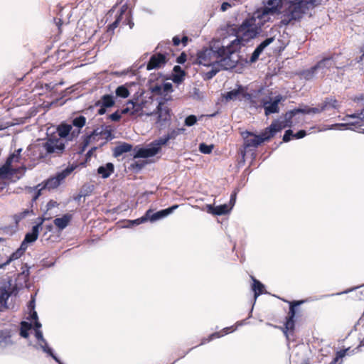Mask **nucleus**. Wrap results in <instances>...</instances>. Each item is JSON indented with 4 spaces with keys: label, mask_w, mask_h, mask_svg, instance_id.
<instances>
[{
    "label": "nucleus",
    "mask_w": 364,
    "mask_h": 364,
    "mask_svg": "<svg viewBox=\"0 0 364 364\" xmlns=\"http://www.w3.org/2000/svg\"><path fill=\"white\" fill-rule=\"evenodd\" d=\"M360 127V124L359 122H351L347 123H336L331 125H327L324 130H333V129H338V130H353L355 131L356 129Z\"/></svg>",
    "instance_id": "18"
},
{
    "label": "nucleus",
    "mask_w": 364,
    "mask_h": 364,
    "mask_svg": "<svg viewBox=\"0 0 364 364\" xmlns=\"http://www.w3.org/2000/svg\"><path fill=\"white\" fill-rule=\"evenodd\" d=\"M29 213H30L29 210L26 209L23 211L14 215V221H15L16 224L18 225V223L21 220L25 218L29 214Z\"/></svg>",
    "instance_id": "56"
},
{
    "label": "nucleus",
    "mask_w": 364,
    "mask_h": 364,
    "mask_svg": "<svg viewBox=\"0 0 364 364\" xmlns=\"http://www.w3.org/2000/svg\"><path fill=\"white\" fill-rule=\"evenodd\" d=\"M146 222V218L144 215L141 218H136L135 220H128L126 221V224L124 225V228H131L134 226L139 225L143 223Z\"/></svg>",
    "instance_id": "49"
},
{
    "label": "nucleus",
    "mask_w": 364,
    "mask_h": 364,
    "mask_svg": "<svg viewBox=\"0 0 364 364\" xmlns=\"http://www.w3.org/2000/svg\"><path fill=\"white\" fill-rule=\"evenodd\" d=\"M9 161L5 162L1 167H0V179L4 180V179H11L12 178V171L9 168Z\"/></svg>",
    "instance_id": "34"
},
{
    "label": "nucleus",
    "mask_w": 364,
    "mask_h": 364,
    "mask_svg": "<svg viewBox=\"0 0 364 364\" xmlns=\"http://www.w3.org/2000/svg\"><path fill=\"white\" fill-rule=\"evenodd\" d=\"M121 20L120 16H117L115 20L108 26L107 32L113 33L114 29L118 27Z\"/></svg>",
    "instance_id": "59"
},
{
    "label": "nucleus",
    "mask_w": 364,
    "mask_h": 364,
    "mask_svg": "<svg viewBox=\"0 0 364 364\" xmlns=\"http://www.w3.org/2000/svg\"><path fill=\"white\" fill-rule=\"evenodd\" d=\"M168 54L157 53L152 55L146 64V70L159 69L168 62Z\"/></svg>",
    "instance_id": "12"
},
{
    "label": "nucleus",
    "mask_w": 364,
    "mask_h": 364,
    "mask_svg": "<svg viewBox=\"0 0 364 364\" xmlns=\"http://www.w3.org/2000/svg\"><path fill=\"white\" fill-rule=\"evenodd\" d=\"M115 105V99L112 94L103 95L100 100L95 102V105H102L107 109L114 107Z\"/></svg>",
    "instance_id": "31"
},
{
    "label": "nucleus",
    "mask_w": 364,
    "mask_h": 364,
    "mask_svg": "<svg viewBox=\"0 0 364 364\" xmlns=\"http://www.w3.org/2000/svg\"><path fill=\"white\" fill-rule=\"evenodd\" d=\"M339 57L338 54H334L332 55H329L327 57L322 58L319 61H318L315 66L318 73L322 74L323 77L327 70H328L331 68H336V69H342L346 65L343 63H337V58Z\"/></svg>",
    "instance_id": "7"
},
{
    "label": "nucleus",
    "mask_w": 364,
    "mask_h": 364,
    "mask_svg": "<svg viewBox=\"0 0 364 364\" xmlns=\"http://www.w3.org/2000/svg\"><path fill=\"white\" fill-rule=\"evenodd\" d=\"M284 129V126L282 121L277 119H274L260 134H256L247 130L242 132L241 134L244 140V148L245 149L250 147L257 148L263 142L270 140Z\"/></svg>",
    "instance_id": "1"
},
{
    "label": "nucleus",
    "mask_w": 364,
    "mask_h": 364,
    "mask_svg": "<svg viewBox=\"0 0 364 364\" xmlns=\"http://www.w3.org/2000/svg\"><path fill=\"white\" fill-rule=\"evenodd\" d=\"M147 164L146 161H134L132 163L128 168L129 171H132L134 173H139L141 171V170L145 166V165Z\"/></svg>",
    "instance_id": "46"
},
{
    "label": "nucleus",
    "mask_w": 364,
    "mask_h": 364,
    "mask_svg": "<svg viewBox=\"0 0 364 364\" xmlns=\"http://www.w3.org/2000/svg\"><path fill=\"white\" fill-rule=\"evenodd\" d=\"M235 330L236 328H233V326L230 327H225L221 331H217L210 334V338L213 341L215 338H219L224 335L228 334L230 332H233Z\"/></svg>",
    "instance_id": "40"
},
{
    "label": "nucleus",
    "mask_w": 364,
    "mask_h": 364,
    "mask_svg": "<svg viewBox=\"0 0 364 364\" xmlns=\"http://www.w3.org/2000/svg\"><path fill=\"white\" fill-rule=\"evenodd\" d=\"M36 349H41L48 356L51 357L55 362H58L60 359L54 352V350L49 346L48 341L44 339L43 341L37 343L34 346Z\"/></svg>",
    "instance_id": "24"
},
{
    "label": "nucleus",
    "mask_w": 364,
    "mask_h": 364,
    "mask_svg": "<svg viewBox=\"0 0 364 364\" xmlns=\"http://www.w3.org/2000/svg\"><path fill=\"white\" fill-rule=\"evenodd\" d=\"M86 123V118L83 115H80L75 117L72 120V127H75L78 129H82Z\"/></svg>",
    "instance_id": "47"
},
{
    "label": "nucleus",
    "mask_w": 364,
    "mask_h": 364,
    "mask_svg": "<svg viewBox=\"0 0 364 364\" xmlns=\"http://www.w3.org/2000/svg\"><path fill=\"white\" fill-rule=\"evenodd\" d=\"M95 188L94 185L90 184V183H85L80 191V193L81 196H82L84 198L89 196L92 194Z\"/></svg>",
    "instance_id": "48"
},
{
    "label": "nucleus",
    "mask_w": 364,
    "mask_h": 364,
    "mask_svg": "<svg viewBox=\"0 0 364 364\" xmlns=\"http://www.w3.org/2000/svg\"><path fill=\"white\" fill-rule=\"evenodd\" d=\"M274 8H270L269 9L262 10L261 9H257L253 15L250 16L251 18H254L255 19V22L257 23H262V28L264 26L265 23L267 22H272V19L271 18V11H274Z\"/></svg>",
    "instance_id": "13"
},
{
    "label": "nucleus",
    "mask_w": 364,
    "mask_h": 364,
    "mask_svg": "<svg viewBox=\"0 0 364 364\" xmlns=\"http://www.w3.org/2000/svg\"><path fill=\"white\" fill-rule=\"evenodd\" d=\"M293 139H294V132L291 129L286 130L283 135L282 141L285 143H287Z\"/></svg>",
    "instance_id": "58"
},
{
    "label": "nucleus",
    "mask_w": 364,
    "mask_h": 364,
    "mask_svg": "<svg viewBox=\"0 0 364 364\" xmlns=\"http://www.w3.org/2000/svg\"><path fill=\"white\" fill-rule=\"evenodd\" d=\"M296 21L293 17L285 10L283 14V18L280 21V25L282 26H288L291 23Z\"/></svg>",
    "instance_id": "53"
},
{
    "label": "nucleus",
    "mask_w": 364,
    "mask_h": 364,
    "mask_svg": "<svg viewBox=\"0 0 364 364\" xmlns=\"http://www.w3.org/2000/svg\"><path fill=\"white\" fill-rule=\"evenodd\" d=\"M11 336L10 332L0 330V346L2 343H4L6 346L11 345Z\"/></svg>",
    "instance_id": "50"
},
{
    "label": "nucleus",
    "mask_w": 364,
    "mask_h": 364,
    "mask_svg": "<svg viewBox=\"0 0 364 364\" xmlns=\"http://www.w3.org/2000/svg\"><path fill=\"white\" fill-rule=\"evenodd\" d=\"M321 105L323 112L339 109L341 107V102L331 95L325 97Z\"/></svg>",
    "instance_id": "19"
},
{
    "label": "nucleus",
    "mask_w": 364,
    "mask_h": 364,
    "mask_svg": "<svg viewBox=\"0 0 364 364\" xmlns=\"http://www.w3.org/2000/svg\"><path fill=\"white\" fill-rule=\"evenodd\" d=\"M162 85V89L164 93V95L166 96L168 93L173 92V85L171 82H164Z\"/></svg>",
    "instance_id": "64"
},
{
    "label": "nucleus",
    "mask_w": 364,
    "mask_h": 364,
    "mask_svg": "<svg viewBox=\"0 0 364 364\" xmlns=\"http://www.w3.org/2000/svg\"><path fill=\"white\" fill-rule=\"evenodd\" d=\"M72 129V124H68L65 122H61L58 125L56 132L58 133V139H61L65 143L70 141V135Z\"/></svg>",
    "instance_id": "17"
},
{
    "label": "nucleus",
    "mask_w": 364,
    "mask_h": 364,
    "mask_svg": "<svg viewBox=\"0 0 364 364\" xmlns=\"http://www.w3.org/2000/svg\"><path fill=\"white\" fill-rule=\"evenodd\" d=\"M211 69L208 72L205 73L204 79L205 80H210L214 76H215L221 70L218 67V65H216V62H213L210 64Z\"/></svg>",
    "instance_id": "42"
},
{
    "label": "nucleus",
    "mask_w": 364,
    "mask_h": 364,
    "mask_svg": "<svg viewBox=\"0 0 364 364\" xmlns=\"http://www.w3.org/2000/svg\"><path fill=\"white\" fill-rule=\"evenodd\" d=\"M44 140L41 146L46 151V156H60L65 152L66 143L55 135H48Z\"/></svg>",
    "instance_id": "6"
},
{
    "label": "nucleus",
    "mask_w": 364,
    "mask_h": 364,
    "mask_svg": "<svg viewBox=\"0 0 364 364\" xmlns=\"http://www.w3.org/2000/svg\"><path fill=\"white\" fill-rule=\"evenodd\" d=\"M243 92V85H237V88L233 89L223 94V97L227 100H235L240 95L241 92Z\"/></svg>",
    "instance_id": "32"
},
{
    "label": "nucleus",
    "mask_w": 364,
    "mask_h": 364,
    "mask_svg": "<svg viewBox=\"0 0 364 364\" xmlns=\"http://www.w3.org/2000/svg\"><path fill=\"white\" fill-rule=\"evenodd\" d=\"M213 53L211 47L205 48L198 52L196 63L203 66L209 67L212 63L210 62V55Z\"/></svg>",
    "instance_id": "21"
},
{
    "label": "nucleus",
    "mask_w": 364,
    "mask_h": 364,
    "mask_svg": "<svg viewBox=\"0 0 364 364\" xmlns=\"http://www.w3.org/2000/svg\"><path fill=\"white\" fill-rule=\"evenodd\" d=\"M288 4L286 11L296 21H300L309 11L305 5L304 0H288Z\"/></svg>",
    "instance_id": "8"
},
{
    "label": "nucleus",
    "mask_w": 364,
    "mask_h": 364,
    "mask_svg": "<svg viewBox=\"0 0 364 364\" xmlns=\"http://www.w3.org/2000/svg\"><path fill=\"white\" fill-rule=\"evenodd\" d=\"M304 3L308 10H309L310 8L313 9L315 6L320 5L321 0H304Z\"/></svg>",
    "instance_id": "63"
},
{
    "label": "nucleus",
    "mask_w": 364,
    "mask_h": 364,
    "mask_svg": "<svg viewBox=\"0 0 364 364\" xmlns=\"http://www.w3.org/2000/svg\"><path fill=\"white\" fill-rule=\"evenodd\" d=\"M199 151L204 154H209L212 152L213 149V144H207L205 143H200L199 144Z\"/></svg>",
    "instance_id": "54"
},
{
    "label": "nucleus",
    "mask_w": 364,
    "mask_h": 364,
    "mask_svg": "<svg viewBox=\"0 0 364 364\" xmlns=\"http://www.w3.org/2000/svg\"><path fill=\"white\" fill-rule=\"evenodd\" d=\"M321 105L319 103L315 107H309L307 105H300L293 109L287 111L285 114L281 116V118L284 117V120L282 121L284 128H291L294 126L293 118L299 114H319L323 112Z\"/></svg>",
    "instance_id": "5"
},
{
    "label": "nucleus",
    "mask_w": 364,
    "mask_h": 364,
    "mask_svg": "<svg viewBox=\"0 0 364 364\" xmlns=\"http://www.w3.org/2000/svg\"><path fill=\"white\" fill-rule=\"evenodd\" d=\"M26 267V269H23L21 273L18 274L17 280L23 279V282H18L16 285L11 287L9 290L7 289L8 292H12V295H16L18 294L19 289L23 288V287H27V282L29 279V267L27 264H24Z\"/></svg>",
    "instance_id": "15"
},
{
    "label": "nucleus",
    "mask_w": 364,
    "mask_h": 364,
    "mask_svg": "<svg viewBox=\"0 0 364 364\" xmlns=\"http://www.w3.org/2000/svg\"><path fill=\"white\" fill-rule=\"evenodd\" d=\"M168 141H169V139H168V136L166 134V135L153 141L151 142V144L154 146V147L156 149V150L157 151V154H158L161 149V146L166 145Z\"/></svg>",
    "instance_id": "41"
},
{
    "label": "nucleus",
    "mask_w": 364,
    "mask_h": 364,
    "mask_svg": "<svg viewBox=\"0 0 364 364\" xmlns=\"http://www.w3.org/2000/svg\"><path fill=\"white\" fill-rule=\"evenodd\" d=\"M213 53L218 58H222L227 55H232L235 53V49L230 48L228 45H220V41H217L210 46Z\"/></svg>",
    "instance_id": "14"
},
{
    "label": "nucleus",
    "mask_w": 364,
    "mask_h": 364,
    "mask_svg": "<svg viewBox=\"0 0 364 364\" xmlns=\"http://www.w3.org/2000/svg\"><path fill=\"white\" fill-rule=\"evenodd\" d=\"M32 323L28 321H21L20 323L19 335L24 338L29 337V330L31 329Z\"/></svg>",
    "instance_id": "37"
},
{
    "label": "nucleus",
    "mask_w": 364,
    "mask_h": 364,
    "mask_svg": "<svg viewBox=\"0 0 364 364\" xmlns=\"http://www.w3.org/2000/svg\"><path fill=\"white\" fill-rule=\"evenodd\" d=\"M206 208L208 213L215 215H225L231 210V208H230L227 204H223L217 206L208 204Z\"/></svg>",
    "instance_id": "25"
},
{
    "label": "nucleus",
    "mask_w": 364,
    "mask_h": 364,
    "mask_svg": "<svg viewBox=\"0 0 364 364\" xmlns=\"http://www.w3.org/2000/svg\"><path fill=\"white\" fill-rule=\"evenodd\" d=\"M216 65H218L220 69L222 70H232L236 67L237 64V60L233 59L232 55H227L221 59L216 60Z\"/></svg>",
    "instance_id": "20"
},
{
    "label": "nucleus",
    "mask_w": 364,
    "mask_h": 364,
    "mask_svg": "<svg viewBox=\"0 0 364 364\" xmlns=\"http://www.w3.org/2000/svg\"><path fill=\"white\" fill-rule=\"evenodd\" d=\"M317 73H318V72L314 65L310 68L303 70L301 75L306 80H312Z\"/></svg>",
    "instance_id": "38"
},
{
    "label": "nucleus",
    "mask_w": 364,
    "mask_h": 364,
    "mask_svg": "<svg viewBox=\"0 0 364 364\" xmlns=\"http://www.w3.org/2000/svg\"><path fill=\"white\" fill-rule=\"evenodd\" d=\"M75 166L73 165L68 166L63 170L57 172L53 176L47 179L41 188H38V187L41 186L40 184L33 188L32 190L35 192V193L33 196L32 200H36L41 195V191L43 189L47 188L50 190L58 188L65 180V178L75 170Z\"/></svg>",
    "instance_id": "3"
},
{
    "label": "nucleus",
    "mask_w": 364,
    "mask_h": 364,
    "mask_svg": "<svg viewBox=\"0 0 364 364\" xmlns=\"http://www.w3.org/2000/svg\"><path fill=\"white\" fill-rule=\"evenodd\" d=\"M127 105L130 106L132 116L139 114L144 107L143 102L139 103L132 100H128Z\"/></svg>",
    "instance_id": "36"
},
{
    "label": "nucleus",
    "mask_w": 364,
    "mask_h": 364,
    "mask_svg": "<svg viewBox=\"0 0 364 364\" xmlns=\"http://www.w3.org/2000/svg\"><path fill=\"white\" fill-rule=\"evenodd\" d=\"M252 280V290L254 292V301L255 302L257 297L262 294H267L264 285L254 277H251Z\"/></svg>",
    "instance_id": "26"
},
{
    "label": "nucleus",
    "mask_w": 364,
    "mask_h": 364,
    "mask_svg": "<svg viewBox=\"0 0 364 364\" xmlns=\"http://www.w3.org/2000/svg\"><path fill=\"white\" fill-rule=\"evenodd\" d=\"M274 36L267 38L263 41H262L259 45H257L256 48L262 53L268 46H269L272 43L274 42Z\"/></svg>",
    "instance_id": "51"
},
{
    "label": "nucleus",
    "mask_w": 364,
    "mask_h": 364,
    "mask_svg": "<svg viewBox=\"0 0 364 364\" xmlns=\"http://www.w3.org/2000/svg\"><path fill=\"white\" fill-rule=\"evenodd\" d=\"M261 54H262V52H260L259 50H257L255 48V49L254 50L253 53H252V55L250 56L249 61L246 60V63H248L250 64L255 63L259 59V57Z\"/></svg>",
    "instance_id": "60"
},
{
    "label": "nucleus",
    "mask_w": 364,
    "mask_h": 364,
    "mask_svg": "<svg viewBox=\"0 0 364 364\" xmlns=\"http://www.w3.org/2000/svg\"><path fill=\"white\" fill-rule=\"evenodd\" d=\"M353 353H353L352 350L350 351V348L341 350L336 353V357L333 359L331 364H336L339 359L343 358L346 355H350Z\"/></svg>",
    "instance_id": "45"
},
{
    "label": "nucleus",
    "mask_w": 364,
    "mask_h": 364,
    "mask_svg": "<svg viewBox=\"0 0 364 364\" xmlns=\"http://www.w3.org/2000/svg\"><path fill=\"white\" fill-rule=\"evenodd\" d=\"M27 319L31 321L30 323H32L31 328H33L34 331L41 330L42 324L38 320V316L36 311H33L32 313H29Z\"/></svg>",
    "instance_id": "35"
},
{
    "label": "nucleus",
    "mask_w": 364,
    "mask_h": 364,
    "mask_svg": "<svg viewBox=\"0 0 364 364\" xmlns=\"http://www.w3.org/2000/svg\"><path fill=\"white\" fill-rule=\"evenodd\" d=\"M235 31L236 33L243 32L244 36H245L247 41L249 42L250 40L255 39L258 36H267L268 32L264 33L262 31V23H257L254 18L250 16L245 18L242 22L235 27ZM273 28H272L269 33L272 34Z\"/></svg>",
    "instance_id": "2"
},
{
    "label": "nucleus",
    "mask_w": 364,
    "mask_h": 364,
    "mask_svg": "<svg viewBox=\"0 0 364 364\" xmlns=\"http://www.w3.org/2000/svg\"><path fill=\"white\" fill-rule=\"evenodd\" d=\"M261 107L264 109L265 116L268 117L272 114H277L279 112L280 109L276 102L272 100V97H269V100L262 98L261 100Z\"/></svg>",
    "instance_id": "16"
},
{
    "label": "nucleus",
    "mask_w": 364,
    "mask_h": 364,
    "mask_svg": "<svg viewBox=\"0 0 364 364\" xmlns=\"http://www.w3.org/2000/svg\"><path fill=\"white\" fill-rule=\"evenodd\" d=\"M157 154V151L152 145L151 142L146 146L137 145L133 149L132 156L134 159H147L154 156Z\"/></svg>",
    "instance_id": "11"
},
{
    "label": "nucleus",
    "mask_w": 364,
    "mask_h": 364,
    "mask_svg": "<svg viewBox=\"0 0 364 364\" xmlns=\"http://www.w3.org/2000/svg\"><path fill=\"white\" fill-rule=\"evenodd\" d=\"M73 215L70 213L64 214L60 218H56L53 220L54 225L60 230H64L70 223Z\"/></svg>",
    "instance_id": "29"
},
{
    "label": "nucleus",
    "mask_w": 364,
    "mask_h": 364,
    "mask_svg": "<svg viewBox=\"0 0 364 364\" xmlns=\"http://www.w3.org/2000/svg\"><path fill=\"white\" fill-rule=\"evenodd\" d=\"M115 95L117 97L127 98L129 96L130 92L127 85L118 86L115 90Z\"/></svg>",
    "instance_id": "39"
},
{
    "label": "nucleus",
    "mask_w": 364,
    "mask_h": 364,
    "mask_svg": "<svg viewBox=\"0 0 364 364\" xmlns=\"http://www.w3.org/2000/svg\"><path fill=\"white\" fill-rule=\"evenodd\" d=\"M12 296V292H8L6 287H3L0 293V305L7 308V301Z\"/></svg>",
    "instance_id": "44"
},
{
    "label": "nucleus",
    "mask_w": 364,
    "mask_h": 364,
    "mask_svg": "<svg viewBox=\"0 0 364 364\" xmlns=\"http://www.w3.org/2000/svg\"><path fill=\"white\" fill-rule=\"evenodd\" d=\"M133 146L131 144L127 142H121L116 146L113 149V156L114 157H119L124 153L133 151Z\"/></svg>",
    "instance_id": "28"
},
{
    "label": "nucleus",
    "mask_w": 364,
    "mask_h": 364,
    "mask_svg": "<svg viewBox=\"0 0 364 364\" xmlns=\"http://www.w3.org/2000/svg\"><path fill=\"white\" fill-rule=\"evenodd\" d=\"M114 171V166L111 162H107L105 165L100 166L97 172L102 178H107Z\"/></svg>",
    "instance_id": "30"
},
{
    "label": "nucleus",
    "mask_w": 364,
    "mask_h": 364,
    "mask_svg": "<svg viewBox=\"0 0 364 364\" xmlns=\"http://www.w3.org/2000/svg\"><path fill=\"white\" fill-rule=\"evenodd\" d=\"M21 148L15 150L14 153H11L8 156L5 162L9 161V166H11L14 162H18L21 159Z\"/></svg>",
    "instance_id": "43"
},
{
    "label": "nucleus",
    "mask_w": 364,
    "mask_h": 364,
    "mask_svg": "<svg viewBox=\"0 0 364 364\" xmlns=\"http://www.w3.org/2000/svg\"><path fill=\"white\" fill-rule=\"evenodd\" d=\"M38 219L40 220V222L34 225L31 228V231L26 233L25 235L24 240L29 243L36 242L38 237L39 230L44 222V218H39Z\"/></svg>",
    "instance_id": "22"
},
{
    "label": "nucleus",
    "mask_w": 364,
    "mask_h": 364,
    "mask_svg": "<svg viewBox=\"0 0 364 364\" xmlns=\"http://www.w3.org/2000/svg\"><path fill=\"white\" fill-rule=\"evenodd\" d=\"M186 74L185 70L180 65H175L173 68L171 80L175 84L179 85L183 82Z\"/></svg>",
    "instance_id": "27"
},
{
    "label": "nucleus",
    "mask_w": 364,
    "mask_h": 364,
    "mask_svg": "<svg viewBox=\"0 0 364 364\" xmlns=\"http://www.w3.org/2000/svg\"><path fill=\"white\" fill-rule=\"evenodd\" d=\"M233 33L235 36L236 38L232 41L228 46L230 48L235 49V52L241 48L242 46H245V45L248 43L245 36H244L243 32L236 33L235 31V28H233Z\"/></svg>",
    "instance_id": "23"
},
{
    "label": "nucleus",
    "mask_w": 364,
    "mask_h": 364,
    "mask_svg": "<svg viewBox=\"0 0 364 364\" xmlns=\"http://www.w3.org/2000/svg\"><path fill=\"white\" fill-rule=\"evenodd\" d=\"M186 129L184 128L171 129L166 135L169 140L175 139L178 135L184 133Z\"/></svg>",
    "instance_id": "52"
},
{
    "label": "nucleus",
    "mask_w": 364,
    "mask_h": 364,
    "mask_svg": "<svg viewBox=\"0 0 364 364\" xmlns=\"http://www.w3.org/2000/svg\"><path fill=\"white\" fill-rule=\"evenodd\" d=\"M103 135V129L99 128L95 129L90 134L85 135L86 136H90V141L92 139L96 140V137L98 136Z\"/></svg>",
    "instance_id": "62"
},
{
    "label": "nucleus",
    "mask_w": 364,
    "mask_h": 364,
    "mask_svg": "<svg viewBox=\"0 0 364 364\" xmlns=\"http://www.w3.org/2000/svg\"><path fill=\"white\" fill-rule=\"evenodd\" d=\"M151 91L154 95H164L161 84H156V85H154V86H152L151 87Z\"/></svg>",
    "instance_id": "61"
},
{
    "label": "nucleus",
    "mask_w": 364,
    "mask_h": 364,
    "mask_svg": "<svg viewBox=\"0 0 364 364\" xmlns=\"http://www.w3.org/2000/svg\"><path fill=\"white\" fill-rule=\"evenodd\" d=\"M168 100V98H161L153 112L144 114L148 117H156V124L159 129L166 128L167 126H169L171 123V109L166 105Z\"/></svg>",
    "instance_id": "4"
},
{
    "label": "nucleus",
    "mask_w": 364,
    "mask_h": 364,
    "mask_svg": "<svg viewBox=\"0 0 364 364\" xmlns=\"http://www.w3.org/2000/svg\"><path fill=\"white\" fill-rule=\"evenodd\" d=\"M306 300H294L289 302V309L288 316L286 317L284 323L285 330L284 333L288 338V331H293L295 328V317L296 314L297 307L305 303Z\"/></svg>",
    "instance_id": "9"
},
{
    "label": "nucleus",
    "mask_w": 364,
    "mask_h": 364,
    "mask_svg": "<svg viewBox=\"0 0 364 364\" xmlns=\"http://www.w3.org/2000/svg\"><path fill=\"white\" fill-rule=\"evenodd\" d=\"M198 118L196 115L190 114L185 118L184 124L187 127H191L196 124Z\"/></svg>",
    "instance_id": "55"
},
{
    "label": "nucleus",
    "mask_w": 364,
    "mask_h": 364,
    "mask_svg": "<svg viewBox=\"0 0 364 364\" xmlns=\"http://www.w3.org/2000/svg\"><path fill=\"white\" fill-rule=\"evenodd\" d=\"M83 140L82 145L78 151L79 154H82L86 149V148L88 146V145L90 143V136H86L85 135L83 136Z\"/></svg>",
    "instance_id": "57"
},
{
    "label": "nucleus",
    "mask_w": 364,
    "mask_h": 364,
    "mask_svg": "<svg viewBox=\"0 0 364 364\" xmlns=\"http://www.w3.org/2000/svg\"><path fill=\"white\" fill-rule=\"evenodd\" d=\"M179 207L178 205L175 204L167 208L160 210L156 212H154L151 209L147 210L144 213V217L146 221H150L151 223L156 222L157 220H161L163 218H166L169 215L173 213L175 210H176Z\"/></svg>",
    "instance_id": "10"
},
{
    "label": "nucleus",
    "mask_w": 364,
    "mask_h": 364,
    "mask_svg": "<svg viewBox=\"0 0 364 364\" xmlns=\"http://www.w3.org/2000/svg\"><path fill=\"white\" fill-rule=\"evenodd\" d=\"M282 6V2H279L277 0H267L264 4V6L260 9L262 10L269 9L270 8H274V11H271L272 14H279L280 9Z\"/></svg>",
    "instance_id": "33"
}]
</instances>
